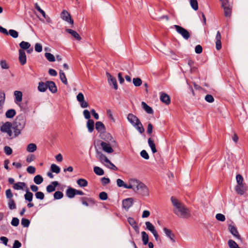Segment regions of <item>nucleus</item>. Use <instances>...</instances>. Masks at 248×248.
<instances>
[{
    "mask_svg": "<svg viewBox=\"0 0 248 248\" xmlns=\"http://www.w3.org/2000/svg\"><path fill=\"white\" fill-rule=\"evenodd\" d=\"M171 201L174 206L173 211L177 216L184 219H187L191 217L189 210L184 204L179 202L177 199L171 197Z\"/></svg>",
    "mask_w": 248,
    "mask_h": 248,
    "instance_id": "1",
    "label": "nucleus"
},
{
    "mask_svg": "<svg viewBox=\"0 0 248 248\" xmlns=\"http://www.w3.org/2000/svg\"><path fill=\"white\" fill-rule=\"evenodd\" d=\"M26 123V118L24 114H20L16 117L13 124L14 136L12 138H16L21 133V131L24 128Z\"/></svg>",
    "mask_w": 248,
    "mask_h": 248,
    "instance_id": "2",
    "label": "nucleus"
},
{
    "mask_svg": "<svg viewBox=\"0 0 248 248\" xmlns=\"http://www.w3.org/2000/svg\"><path fill=\"white\" fill-rule=\"evenodd\" d=\"M127 120L140 134L144 133L145 129L142 124L136 116L132 113H129L127 115Z\"/></svg>",
    "mask_w": 248,
    "mask_h": 248,
    "instance_id": "3",
    "label": "nucleus"
},
{
    "mask_svg": "<svg viewBox=\"0 0 248 248\" xmlns=\"http://www.w3.org/2000/svg\"><path fill=\"white\" fill-rule=\"evenodd\" d=\"M135 192L143 196H147L149 194L147 186L139 181H138Z\"/></svg>",
    "mask_w": 248,
    "mask_h": 248,
    "instance_id": "4",
    "label": "nucleus"
},
{
    "mask_svg": "<svg viewBox=\"0 0 248 248\" xmlns=\"http://www.w3.org/2000/svg\"><path fill=\"white\" fill-rule=\"evenodd\" d=\"M13 127V125L11 122H7L5 123L0 127V131L2 132L6 133L9 137H11V139L14 136L11 130V128Z\"/></svg>",
    "mask_w": 248,
    "mask_h": 248,
    "instance_id": "5",
    "label": "nucleus"
},
{
    "mask_svg": "<svg viewBox=\"0 0 248 248\" xmlns=\"http://www.w3.org/2000/svg\"><path fill=\"white\" fill-rule=\"evenodd\" d=\"M220 1L225 16L227 17H230L232 14V8L229 5L228 0H220Z\"/></svg>",
    "mask_w": 248,
    "mask_h": 248,
    "instance_id": "6",
    "label": "nucleus"
},
{
    "mask_svg": "<svg viewBox=\"0 0 248 248\" xmlns=\"http://www.w3.org/2000/svg\"><path fill=\"white\" fill-rule=\"evenodd\" d=\"M176 31L186 40H188L190 36V33L183 27L179 25H175L173 26Z\"/></svg>",
    "mask_w": 248,
    "mask_h": 248,
    "instance_id": "7",
    "label": "nucleus"
},
{
    "mask_svg": "<svg viewBox=\"0 0 248 248\" xmlns=\"http://www.w3.org/2000/svg\"><path fill=\"white\" fill-rule=\"evenodd\" d=\"M79 199L81 201L82 204L86 206L93 205L95 204L94 200L91 198L83 197H80Z\"/></svg>",
    "mask_w": 248,
    "mask_h": 248,
    "instance_id": "8",
    "label": "nucleus"
},
{
    "mask_svg": "<svg viewBox=\"0 0 248 248\" xmlns=\"http://www.w3.org/2000/svg\"><path fill=\"white\" fill-rule=\"evenodd\" d=\"M61 16L63 20L70 23L71 24H74V21L71 18V16L70 14L67 11L63 10L61 13Z\"/></svg>",
    "mask_w": 248,
    "mask_h": 248,
    "instance_id": "9",
    "label": "nucleus"
},
{
    "mask_svg": "<svg viewBox=\"0 0 248 248\" xmlns=\"http://www.w3.org/2000/svg\"><path fill=\"white\" fill-rule=\"evenodd\" d=\"M133 204V199L132 198H129L124 200L122 202L123 207L125 210L128 211Z\"/></svg>",
    "mask_w": 248,
    "mask_h": 248,
    "instance_id": "10",
    "label": "nucleus"
},
{
    "mask_svg": "<svg viewBox=\"0 0 248 248\" xmlns=\"http://www.w3.org/2000/svg\"><path fill=\"white\" fill-rule=\"evenodd\" d=\"M228 229L230 232L237 239H240L241 236L239 235L236 227L232 224H229Z\"/></svg>",
    "mask_w": 248,
    "mask_h": 248,
    "instance_id": "11",
    "label": "nucleus"
},
{
    "mask_svg": "<svg viewBox=\"0 0 248 248\" xmlns=\"http://www.w3.org/2000/svg\"><path fill=\"white\" fill-rule=\"evenodd\" d=\"M96 157L102 163L109 162V160L101 152L99 151L97 149L96 150Z\"/></svg>",
    "mask_w": 248,
    "mask_h": 248,
    "instance_id": "12",
    "label": "nucleus"
},
{
    "mask_svg": "<svg viewBox=\"0 0 248 248\" xmlns=\"http://www.w3.org/2000/svg\"><path fill=\"white\" fill-rule=\"evenodd\" d=\"M19 61L22 65L26 64L27 61L25 52L22 49L19 50Z\"/></svg>",
    "mask_w": 248,
    "mask_h": 248,
    "instance_id": "13",
    "label": "nucleus"
},
{
    "mask_svg": "<svg viewBox=\"0 0 248 248\" xmlns=\"http://www.w3.org/2000/svg\"><path fill=\"white\" fill-rule=\"evenodd\" d=\"M100 145L103 151L107 153H112L113 152V149L109 144L106 142L102 141L100 143Z\"/></svg>",
    "mask_w": 248,
    "mask_h": 248,
    "instance_id": "14",
    "label": "nucleus"
},
{
    "mask_svg": "<svg viewBox=\"0 0 248 248\" xmlns=\"http://www.w3.org/2000/svg\"><path fill=\"white\" fill-rule=\"evenodd\" d=\"M108 81L110 85H112L115 90L118 89L116 79L113 78L109 73H107Z\"/></svg>",
    "mask_w": 248,
    "mask_h": 248,
    "instance_id": "15",
    "label": "nucleus"
},
{
    "mask_svg": "<svg viewBox=\"0 0 248 248\" xmlns=\"http://www.w3.org/2000/svg\"><path fill=\"white\" fill-rule=\"evenodd\" d=\"M5 102V93L4 91H0V114L3 113V108Z\"/></svg>",
    "mask_w": 248,
    "mask_h": 248,
    "instance_id": "16",
    "label": "nucleus"
},
{
    "mask_svg": "<svg viewBox=\"0 0 248 248\" xmlns=\"http://www.w3.org/2000/svg\"><path fill=\"white\" fill-rule=\"evenodd\" d=\"M137 183L138 180L136 179H131L129 181V184H125V185L124 186V188L132 189L135 192Z\"/></svg>",
    "mask_w": 248,
    "mask_h": 248,
    "instance_id": "17",
    "label": "nucleus"
},
{
    "mask_svg": "<svg viewBox=\"0 0 248 248\" xmlns=\"http://www.w3.org/2000/svg\"><path fill=\"white\" fill-rule=\"evenodd\" d=\"M160 99L166 105H169L170 103V96L165 93H160Z\"/></svg>",
    "mask_w": 248,
    "mask_h": 248,
    "instance_id": "18",
    "label": "nucleus"
},
{
    "mask_svg": "<svg viewBox=\"0 0 248 248\" xmlns=\"http://www.w3.org/2000/svg\"><path fill=\"white\" fill-rule=\"evenodd\" d=\"M221 34L219 31H217L216 36V47L217 50H219L221 48Z\"/></svg>",
    "mask_w": 248,
    "mask_h": 248,
    "instance_id": "19",
    "label": "nucleus"
},
{
    "mask_svg": "<svg viewBox=\"0 0 248 248\" xmlns=\"http://www.w3.org/2000/svg\"><path fill=\"white\" fill-rule=\"evenodd\" d=\"M47 88L53 93L57 92V88L54 82L52 81H47Z\"/></svg>",
    "mask_w": 248,
    "mask_h": 248,
    "instance_id": "20",
    "label": "nucleus"
},
{
    "mask_svg": "<svg viewBox=\"0 0 248 248\" xmlns=\"http://www.w3.org/2000/svg\"><path fill=\"white\" fill-rule=\"evenodd\" d=\"M59 182L57 181H53L46 186V191L48 193H51L55 190L56 186L59 185Z\"/></svg>",
    "mask_w": 248,
    "mask_h": 248,
    "instance_id": "21",
    "label": "nucleus"
},
{
    "mask_svg": "<svg viewBox=\"0 0 248 248\" xmlns=\"http://www.w3.org/2000/svg\"><path fill=\"white\" fill-rule=\"evenodd\" d=\"M14 95L15 96V103L20 105L18 103L20 102L22 100V93L20 91H16L14 92Z\"/></svg>",
    "mask_w": 248,
    "mask_h": 248,
    "instance_id": "22",
    "label": "nucleus"
},
{
    "mask_svg": "<svg viewBox=\"0 0 248 248\" xmlns=\"http://www.w3.org/2000/svg\"><path fill=\"white\" fill-rule=\"evenodd\" d=\"M66 31L68 32V33L70 34L71 36H72L73 37L75 38V39L80 41L81 39V37L80 35L78 34V33L72 29H67L66 30Z\"/></svg>",
    "mask_w": 248,
    "mask_h": 248,
    "instance_id": "23",
    "label": "nucleus"
},
{
    "mask_svg": "<svg viewBox=\"0 0 248 248\" xmlns=\"http://www.w3.org/2000/svg\"><path fill=\"white\" fill-rule=\"evenodd\" d=\"M95 129L99 132H104L106 130L105 125L101 122L98 121L95 123Z\"/></svg>",
    "mask_w": 248,
    "mask_h": 248,
    "instance_id": "24",
    "label": "nucleus"
},
{
    "mask_svg": "<svg viewBox=\"0 0 248 248\" xmlns=\"http://www.w3.org/2000/svg\"><path fill=\"white\" fill-rule=\"evenodd\" d=\"M101 138L106 141L115 142L112 137L109 133L104 132L101 133Z\"/></svg>",
    "mask_w": 248,
    "mask_h": 248,
    "instance_id": "25",
    "label": "nucleus"
},
{
    "mask_svg": "<svg viewBox=\"0 0 248 248\" xmlns=\"http://www.w3.org/2000/svg\"><path fill=\"white\" fill-rule=\"evenodd\" d=\"M66 195L69 198H73L76 195L75 189L69 187L66 190Z\"/></svg>",
    "mask_w": 248,
    "mask_h": 248,
    "instance_id": "26",
    "label": "nucleus"
},
{
    "mask_svg": "<svg viewBox=\"0 0 248 248\" xmlns=\"http://www.w3.org/2000/svg\"><path fill=\"white\" fill-rule=\"evenodd\" d=\"M13 188L16 190H23L25 187L26 188V184L24 182H17L14 184Z\"/></svg>",
    "mask_w": 248,
    "mask_h": 248,
    "instance_id": "27",
    "label": "nucleus"
},
{
    "mask_svg": "<svg viewBox=\"0 0 248 248\" xmlns=\"http://www.w3.org/2000/svg\"><path fill=\"white\" fill-rule=\"evenodd\" d=\"M33 196L32 193L30 191L28 188H27L26 189V194L24 195L25 200L29 202H31L32 201Z\"/></svg>",
    "mask_w": 248,
    "mask_h": 248,
    "instance_id": "28",
    "label": "nucleus"
},
{
    "mask_svg": "<svg viewBox=\"0 0 248 248\" xmlns=\"http://www.w3.org/2000/svg\"><path fill=\"white\" fill-rule=\"evenodd\" d=\"M47 89V81L46 82H43L42 81H41L39 82L38 86V90L40 92H45Z\"/></svg>",
    "mask_w": 248,
    "mask_h": 248,
    "instance_id": "29",
    "label": "nucleus"
},
{
    "mask_svg": "<svg viewBox=\"0 0 248 248\" xmlns=\"http://www.w3.org/2000/svg\"><path fill=\"white\" fill-rule=\"evenodd\" d=\"M141 106L143 109L148 114H153L154 112L152 108L148 106L145 102H142Z\"/></svg>",
    "mask_w": 248,
    "mask_h": 248,
    "instance_id": "30",
    "label": "nucleus"
},
{
    "mask_svg": "<svg viewBox=\"0 0 248 248\" xmlns=\"http://www.w3.org/2000/svg\"><path fill=\"white\" fill-rule=\"evenodd\" d=\"M163 231L166 235L169 237V238L173 242H175V240L174 239V235L172 233L171 231L166 228H164L163 229Z\"/></svg>",
    "mask_w": 248,
    "mask_h": 248,
    "instance_id": "31",
    "label": "nucleus"
},
{
    "mask_svg": "<svg viewBox=\"0 0 248 248\" xmlns=\"http://www.w3.org/2000/svg\"><path fill=\"white\" fill-rule=\"evenodd\" d=\"M127 221L136 231L139 230V227L137 225L136 222L133 218L131 217H128Z\"/></svg>",
    "mask_w": 248,
    "mask_h": 248,
    "instance_id": "32",
    "label": "nucleus"
},
{
    "mask_svg": "<svg viewBox=\"0 0 248 248\" xmlns=\"http://www.w3.org/2000/svg\"><path fill=\"white\" fill-rule=\"evenodd\" d=\"M148 143L149 146L151 149V150L153 153L157 152V150L155 148V145L154 143L153 140L151 138H149L148 140Z\"/></svg>",
    "mask_w": 248,
    "mask_h": 248,
    "instance_id": "33",
    "label": "nucleus"
},
{
    "mask_svg": "<svg viewBox=\"0 0 248 248\" xmlns=\"http://www.w3.org/2000/svg\"><path fill=\"white\" fill-rule=\"evenodd\" d=\"M16 114V111L14 109H8L5 113L6 117L7 118H12Z\"/></svg>",
    "mask_w": 248,
    "mask_h": 248,
    "instance_id": "34",
    "label": "nucleus"
},
{
    "mask_svg": "<svg viewBox=\"0 0 248 248\" xmlns=\"http://www.w3.org/2000/svg\"><path fill=\"white\" fill-rule=\"evenodd\" d=\"M94 121L92 119H89L87 123V127L90 132H92L94 129Z\"/></svg>",
    "mask_w": 248,
    "mask_h": 248,
    "instance_id": "35",
    "label": "nucleus"
},
{
    "mask_svg": "<svg viewBox=\"0 0 248 248\" xmlns=\"http://www.w3.org/2000/svg\"><path fill=\"white\" fill-rule=\"evenodd\" d=\"M141 237L143 244L144 245H147L149 242V236L145 232H141Z\"/></svg>",
    "mask_w": 248,
    "mask_h": 248,
    "instance_id": "36",
    "label": "nucleus"
},
{
    "mask_svg": "<svg viewBox=\"0 0 248 248\" xmlns=\"http://www.w3.org/2000/svg\"><path fill=\"white\" fill-rule=\"evenodd\" d=\"M77 183L78 185L80 187H85L88 185V182L86 180L83 178L78 179Z\"/></svg>",
    "mask_w": 248,
    "mask_h": 248,
    "instance_id": "37",
    "label": "nucleus"
},
{
    "mask_svg": "<svg viewBox=\"0 0 248 248\" xmlns=\"http://www.w3.org/2000/svg\"><path fill=\"white\" fill-rule=\"evenodd\" d=\"M37 149V146L34 143H30L27 147V151L30 153H32Z\"/></svg>",
    "mask_w": 248,
    "mask_h": 248,
    "instance_id": "38",
    "label": "nucleus"
},
{
    "mask_svg": "<svg viewBox=\"0 0 248 248\" xmlns=\"http://www.w3.org/2000/svg\"><path fill=\"white\" fill-rule=\"evenodd\" d=\"M60 78L62 83H63L65 85L68 84V82L65 75L62 70H60Z\"/></svg>",
    "mask_w": 248,
    "mask_h": 248,
    "instance_id": "39",
    "label": "nucleus"
},
{
    "mask_svg": "<svg viewBox=\"0 0 248 248\" xmlns=\"http://www.w3.org/2000/svg\"><path fill=\"white\" fill-rule=\"evenodd\" d=\"M93 171L96 175L99 176L103 175L104 174V170L97 166H95L93 168Z\"/></svg>",
    "mask_w": 248,
    "mask_h": 248,
    "instance_id": "40",
    "label": "nucleus"
},
{
    "mask_svg": "<svg viewBox=\"0 0 248 248\" xmlns=\"http://www.w3.org/2000/svg\"><path fill=\"white\" fill-rule=\"evenodd\" d=\"M34 182L37 185L41 184L43 181V178L39 174L36 175L33 179Z\"/></svg>",
    "mask_w": 248,
    "mask_h": 248,
    "instance_id": "41",
    "label": "nucleus"
},
{
    "mask_svg": "<svg viewBox=\"0 0 248 248\" xmlns=\"http://www.w3.org/2000/svg\"><path fill=\"white\" fill-rule=\"evenodd\" d=\"M8 206L11 210H14L16 208V204L14 199L8 200Z\"/></svg>",
    "mask_w": 248,
    "mask_h": 248,
    "instance_id": "42",
    "label": "nucleus"
},
{
    "mask_svg": "<svg viewBox=\"0 0 248 248\" xmlns=\"http://www.w3.org/2000/svg\"><path fill=\"white\" fill-rule=\"evenodd\" d=\"M19 46L22 49L26 50L30 48V47L31 46V44L28 42L25 41H22L19 44Z\"/></svg>",
    "mask_w": 248,
    "mask_h": 248,
    "instance_id": "43",
    "label": "nucleus"
},
{
    "mask_svg": "<svg viewBox=\"0 0 248 248\" xmlns=\"http://www.w3.org/2000/svg\"><path fill=\"white\" fill-rule=\"evenodd\" d=\"M50 169L52 172L57 174L60 173L61 170L60 168L55 164H53L51 165Z\"/></svg>",
    "mask_w": 248,
    "mask_h": 248,
    "instance_id": "44",
    "label": "nucleus"
},
{
    "mask_svg": "<svg viewBox=\"0 0 248 248\" xmlns=\"http://www.w3.org/2000/svg\"><path fill=\"white\" fill-rule=\"evenodd\" d=\"M146 229L150 231L151 232H153L155 230L154 226L149 221H147L145 222Z\"/></svg>",
    "mask_w": 248,
    "mask_h": 248,
    "instance_id": "45",
    "label": "nucleus"
},
{
    "mask_svg": "<svg viewBox=\"0 0 248 248\" xmlns=\"http://www.w3.org/2000/svg\"><path fill=\"white\" fill-rule=\"evenodd\" d=\"M45 56L47 60L50 62H54L55 60L54 56L50 53H46Z\"/></svg>",
    "mask_w": 248,
    "mask_h": 248,
    "instance_id": "46",
    "label": "nucleus"
},
{
    "mask_svg": "<svg viewBox=\"0 0 248 248\" xmlns=\"http://www.w3.org/2000/svg\"><path fill=\"white\" fill-rule=\"evenodd\" d=\"M133 83L134 85H135V86L139 87L142 84V80L139 78H134L133 79Z\"/></svg>",
    "mask_w": 248,
    "mask_h": 248,
    "instance_id": "47",
    "label": "nucleus"
},
{
    "mask_svg": "<svg viewBox=\"0 0 248 248\" xmlns=\"http://www.w3.org/2000/svg\"><path fill=\"white\" fill-rule=\"evenodd\" d=\"M63 197V193L60 191H56L54 193V198L55 200H59L62 198Z\"/></svg>",
    "mask_w": 248,
    "mask_h": 248,
    "instance_id": "48",
    "label": "nucleus"
},
{
    "mask_svg": "<svg viewBox=\"0 0 248 248\" xmlns=\"http://www.w3.org/2000/svg\"><path fill=\"white\" fill-rule=\"evenodd\" d=\"M235 189L238 194L243 195L244 193L243 185H237Z\"/></svg>",
    "mask_w": 248,
    "mask_h": 248,
    "instance_id": "49",
    "label": "nucleus"
},
{
    "mask_svg": "<svg viewBox=\"0 0 248 248\" xmlns=\"http://www.w3.org/2000/svg\"><path fill=\"white\" fill-rule=\"evenodd\" d=\"M21 225L23 227H28L30 224V221L27 218H22L21 219Z\"/></svg>",
    "mask_w": 248,
    "mask_h": 248,
    "instance_id": "50",
    "label": "nucleus"
},
{
    "mask_svg": "<svg viewBox=\"0 0 248 248\" xmlns=\"http://www.w3.org/2000/svg\"><path fill=\"white\" fill-rule=\"evenodd\" d=\"M228 243L230 248H240L237 243L232 240H229Z\"/></svg>",
    "mask_w": 248,
    "mask_h": 248,
    "instance_id": "51",
    "label": "nucleus"
},
{
    "mask_svg": "<svg viewBox=\"0 0 248 248\" xmlns=\"http://www.w3.org/2000/svg\"><path fill=\"white\" fill-rule=\"evenodd\" d=\"M191 7L195 11L198 9V4L197 0H190Z\"/></svg>",
    "mask_w": 248,
    "mask_h": 248,
    "instance_id": "52",
    "label": "nucleus"
},
{
    "mask_svg": "<svg viewBox=\"0 0 248 248\" xmlns=\"http://www.w3.org/2000/svg\"><path fill=\"white\" fill-rule=\"evenodd\" d=\"M9 34L14 38H16L18 36V32L14 30H10L8 31V34Z\"/></svg>",
    "mask_w": 248,
    "mask_h": 248,
    "instance_id": "53",
    "label": "nucleus"
},
{
    "mask_svg": "<svg viewBox=\"0 0 248 248\" xmlns=\"http://www.w3.org/2000/svg\"><path fill=\"white\" fill-rule=\"evenodd\" d=\"M35 197L37 199L43 200L45 198V195L43 192L41 191H38L36 192L35 194Z\"/></svg>",
    "mask_w": 248,
    "mask_h": 248,
    "instance_id": "54",
    "label": "nucleus"
},
{
    "mask_svg": "<svg viewBox=\"0 0 248 248\" xmlns=\"http://www.w3.org/2000/svg\"><path fill=\"white\" fill-rule=\"evenodd\" d=\"M99 197L101 200L103 201L106 200L108 198V194L105 192H101L100 193Z\"/></svg>",
    "mask_w": 248,
    "mask_h": 248,
    "instance_id": "55",
    "label": "nucleus"
},
{
    "mask_svg": "<svg viewBox=\"0 0 248 248\" xmlns=\"http://www.w3.org/2000/svg\"><path fill=\"white\" fill-rule=\"evenodd\" d=\"M106 163L108 164H105V165L111 170H118V168L110 161L109 162H107Z\"/></svg>",
    "mask_w": 248,
    "mask_h": 248,
    "instance_id": "56",
    "label": "nucleus"
},
{
    "mask_svg": "<svg viewBox=\"0 0 248 248\" xmlns=\"http://www.w3.org/2000/svg\"><path fill=\"white\" fill-rule=\"evenodd\" d=\"M217 219L218 221H224L225 220V217L222 214H217L216 216Z\"/></svg>",
    "mask_w": 248,
    "mask_h": 248,
    "instance_id": "57",
    "label": "nucleus"
},
{
    "mask_svg": "<svg viewBox=\"0 0 248 248\" xmlns=\"http://www.w3.org/2000/svg\"><path fill=\"white\" fill-rule=\"evenodd\" d=\"M19 220L17 217H13L11 221V224L12 226L16 227L19 225Z\"/></svg>",
    "mask_w": 248,
    "mask_h": 248,
    "instance_id": "58",
    "label": "nucleus"
},
{
    "mask_svg": "<svg viewBox=\"0 0 248 248\" xmlns=\"http://www.w3.org/2000/svg\"><path fill=\"white\" fill-rule=\"evenodd\" d=\"M0 65L1 68L3 69H7L9 67L5 60H1L0 62Z\"/></svg>",
    "mask_w": 248,
    "mask_h": 248,
    "instance_id": "59",
    "label": "nucleus"
},
{
    "mask_svg": "<svg viewBox=\"0 0 248 248\" xmlns=\"http://www.w3.org/2000/svg\"><path fill=\"white\" fill-rule=\"evenodd\" d=\"M4 153L7 155H10L12 154V148L9 147V146H6L4 147Z\"/></svg>",
    "mask_w": 248,
    "mask_h": 248,
    "instance_id": "60",
    "label": "nucleus"
},
{
    "mask_svg": "<svg viewBox=\"0 0 248 248\" xmlns=\"http://www.w3.org/2000/svg\"><path fill=\"white\" fill-rule=\"evenodd\" d=\"M6 196L8 200L13 199V194L10 189H7L5 191Z\"/></svg>",
    "mask_w": 248,
    "mask_h": 248,
    "instance_id": "61",
    "label": "nucleus"
},
{
    "mask_svg": "<svg viewBox=\"0 0 248 248\" xmlns=\"http://www.w3.org/2000/svg\"><path fill=\"white\" fill-rule=\"evenodd\" d=\"M205 100L209 103H212L214 101L213 96L211 94H207L205 97Z\"/></svg>",
    "mask_w": 248,
    "mask_h": 248,
    "instance_id": "62",
    "label": "nucleus"
},
{
    "mask_svg": "<svg viewBox=\"0 0 248 248\" xmlns=\"http://www.w3.org/2000/svg\"><path fill=\"white\" fill-rule=\"evenodd\" d=\"M236 179L238 184L237 185H243L242 183L243 181V178L242 175H241L240 174H237L236 175Z\"/></svg>",
    "mask_w": 248,
    "mask_h": 248,
    "instance_id": "63",
    "label": "nucleus"
},
{
    "mask_svg": "<svg viewBox=\"0 0 248 248\" xmlns=\"http://www.w3.org/2000/svg\"><path fill=\"white\" fill-rule=\"evenodd\" d=\"M140 154L141 156L145 159H148L149 158L148 154L144 150L141 151Z\"/></svg>",
    "mask_w": 248,
    "mask_h": 248,
    "instance_id": "64",
    "label": "nucleus"
}]
</instances>
